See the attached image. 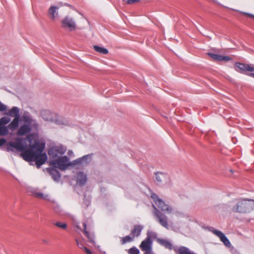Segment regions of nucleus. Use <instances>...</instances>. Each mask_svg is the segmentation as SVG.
Returning <instances> with one entry per match:
<instances>
[{
  "label": "nucleus",
  "instance_id": "11",
  "mask_svg": "<svg viewBox=\"0 0 254 254\" xmlns=\"http://www.w3.org/2000/svg\"><path fill=\"white\" fill-rule=\"evenodd\" d=\"M30 192L31 193V195L34 197L46 200H50L49 194L41 192L37 189H32L30 190Z\"/></svg>",
  "mask_w": 254,
  "mask_h": 254
},
{
  "label": "nucleus",
  "instance_id": "34",
  "mask_svg": "<svg viewBox=\"0 0 254 254\" xmlns=\"http://www.w3.org/2000/svg\"><path fill=\"white\" fill-rule=\"evenodd\" d=\"M83 251L86 253V254H93L91 251L86 247L84 248Z\"/></svg>",
  "mask_w": 254,
  "mask_h": 254
},
{
  "label": "nucleus",
  "instance_id": "40",
  "mask_svg": "<svg viewBox=\"0 0 254 254\" xmlns=\"http://www.w3.org/2000/svg\"><path fill=\"white\" fill-rule=\"evenodd\" d=\"M144 254H151V253L149 252H145Z\"/></svg>",
  "mask_w": 254,
  "mask_h": 254
},
{
  "label": "nucleus",
  "instance_id": "19",
  "mask_svg": "<svg viewBox=\"0 0 254 254\" xmlns=\"http://www.w3.org/2000/svg\"><path fill=\"white\" fill-rule=\"evenodd\" d=\"M19 113V109L16 107H13L10 110L8 111L7 114L11 117H14V118L17 117L20 118Z\"/></svg>",
  "mask_w": 254,
  "mask_h": 254
},
{
  "label": "nucleus",
  "instance_id": "10",
  "mask_svg": "<svg viewBox=\"0 0 254 254\" xmlns=\"http://www.w3.org/2000/svg\"><path fill=\"white\" fill-rule=\"evenodd\" d=\"M66 149L61 146H55L51 148L48 154L50 157L55 158L59 155H63L65 152Z\"/></svg>",
  "mask_w": 254,
  "mask_h": 254
},
{
  "label": "nucleus",
  "instance_id": "31",
  "mask_svg": "<svg viewBox=\"0 0 254 254\" xmlns=\"http://www.w3.org/2000/svg\"><path fill=\"white\" fill-rule=\"evenodd\" d=\"M128 253L129 254H139V251L136 248L133 247L128 250Z\"/></svg>",
  "mask_w": 254,
  "mask_h": 254
},
{
  "label": "nucleus",
  "instance_id": "23",
  "mask_svg": "<svg viewBox=\"0 0 254 254\" xmlns=\"http://www.w3.org/2000/svg\"><path fill=\"white\" fill-rule=\"evenodd\" d=\"M93 49L97 52H98L104 55H106L109 52L108 50L107 49L98 46H94Z\"/></svg>",
  "mask_w": 254,
  "mask_h": 254
},
{
  "label": "nucleus",
  "instance_id": "20",
  "mask_svg": "<svg viewBox=\"0 0 254 254\" xmlns=\"http://www.w3.org/2000/svg\"><path fill=\"white\" fill-rule=\"evenodd\" d=\"M142 229V227L140 225H135L133 229L131 231V235L132 237H138L140 235V232Z\"/></svg>",
  "mask_w": 254,
  "mask_h": 254
},
{
  "label": "nucleus",
  "instance_id": "30",
  "mask_svg": "<svg viewBox=\"0 0 254 254\" xmlns=\"http://www.w3.org/2000/svg\"><path fill=\"white\" fill-rule=\"evenodd\" d=\"M22 119L25 123L30 124L32 123V119L30 116L26 115H24L22 117Z\"/></svg>",
  "mask_w": 254,
  "mask_h": 254
},
{
  "label": "nucleus",
  "instance_id": "37",
  "mask_svg": "<svg viewBox=\"0 0 254 254\" xmlns=\"http://www.w3.org/2000/svg\"><path fill=\"white\" fill-rule=\"evenodd\" d=\"M6 142V140L4 138L0 139V147L3 145Z\"/></svg>",
  "mask_w": 254,
  "mask_h": 254
},
{
  "label": "nucleus",
  "instance_id": "1",
  "mask_svg": "<svg viewBox=\"0 0 254 254\" xmlns=\"http://www.w3.org/2000/svg\"><path fill=\"white\" fill-rule=\"evenodd\" d=\"M229 208L233 213H250L254 210V199L243 197L236 198L231 202Z\"/></svg>",
  "mask_w": 254,
  "mask_h": 254
},
{
  "label": "nucleus",
  "instance_id": "41",
  "mask_svg": "<svg viewBox=\"0 0 254 254\" xmlns=\"http://www.w3.org/2000/svg\"><path fill=\"white\" fill-rule=\"evenodd\" d=\"M101 254H107L106 252H103Z\"/></svg>",
  "mask_w": 254,
  "mask_h": 254
},
{
  "label": "nucleus",
  "instance_id": "3",
  "mask_svg": "<svg viewBox=\"0 0 254 254\" xmlns=\"http://www.w3.org/2000/svg\"><path fill=\"white\" fill-rule=\"evenodd\" d=\"M51 164L54 167L59 169L61 170H64L66 168L71 166L70 162H69V158L66 156L58 158L57 159L52 161Z\"/></svg>",
  "mask_w": 254,
  "mask_h": 254
},
{
  "label": "nucleus",
  "instance_id": "13",
  "mask_svg": "<svg viewBox=\"0 0 254 254\" xmlns=\"http://www.w3.org/2000/svg\"><path fill=\"white\" fill-rule=\"evenodd\" d=\"M151 244L152 242L151 239L149 237H147L145 240L141 242L140 245V248L142 251H145V252H150L151 250Z\"/></svg>",
  "mask_w": 254,
  "mask_h": 254
},
{
  "label": "nucleus",
  "instance_id": "18",
  "mask_svg": "<svg viewBox=\"0 0 254 254\" xmlns=\"http://www.w3.org/2000/svg\"><path fill=\"white\" fill-rule=\"evenodd\" d=\"M59 9V7L56 6H52L49 9V14L50 17L52 19H55L58 15L57 10Z\"/></svg>",
  "mask_w": 254,
  "mask_h": 254
},
{
  "label": "nucleus",
  "instance_id": "17",
  "mask_svg": "<svg viewBox=\"0 0 254 254\" xmlns=\"http://www.w3.org/2000/svg\"><path fill=\"white\" fill-rule=\"evenodd\" d=\"M19 119L20 118L17 117L14 118L12 121L8 125V128L12 131L17 129L19 125Z\"/></svg>",
  "mask_w": 254,
  "mask_h": 254
},
{
  "label": "nucleus",
  "instance_id": "4",
  "mask_svg": "<svg viewBox=\"0 0 254 254\" xmlns=\"http://www.w3.org/2000/svg\"><path fill=\"white\" fill-rule=\"evenodd\" d=\"M61 27L69 31H74L76 28V21L73 18L67 15L61 20Z\"/></svg>",
  "mask_w": 254,
  "mask_h": 254
},
{
  "label": "nucleus",
  "instance_id": "9",
  "mask_svg": "<svg viewBox=\"0 0 254 254\" xmlns=\"http://www.w3.org/2000/svg\"><path fill=\"white\" fill-rule=\"evenodd\" d=\"M34 149L33 145L32 148L25 149L24 151H22L23 152L20 154L21 156L26 161H33L37 152V150L35 149V150H34Z\"/></svg>",
  "mask_w": 254,
  "mask_h": 254
},
{
  "label": "nucleus",
  "instance_id": "28",
  "mask_svg": "<svg viewBox=\"0 0 254 254\" xmlns=\"http://www.w3.org/2000/svg\"><path fill=\"white\" fill-rule=\"evenodd\" d=\"M165 176L163 174L161 173L156 174V180L158 182H162L165 179Z\"/></svg>",
  "mask_w": 254,
  "mask_h": 254
},
{
  "label": "nucleus",
  "instance_id": "24",
  "mask_svg": "<svg viewBox=\"0 0 254 254\" xmlns=\"http://www.w3.org/2000/svg\"><path fill=\"white\" fill-rule=\"evenodd\" d=\"M8 133V127L0 125V136H5Z\"/></svg>",
  "mask_w": 254,
  "mask_h": 254
},
{
  "label": "nucleus",
  "instance_id": "7",
  "mask_svg": "<svg viewBox=\"0 0 254 254\" xmlns=\"http://www.w3.org/2000/svg\"><path fill=\"white\" fill-rule=\"evenodd\" d=\"M24 139L20 137H17L15 139L14 142H9L8 145L18 151H24L27 148V144L23 143Z\"/></svg>",
  "mask_w": 254,
  "mask_h": 254
},
{
  "label": "nucleus",
  "instance_id": "25",
  "mask_svg": "<svg viewBox=\"0 0 254 254\" xmlns=\"http://www.w3.org/2000/svg\"><path fill=\"white\" fill-rule=\"evenodd\" d=\"M50 174L53 175V178L55 180H58L61 178L60 173L56 169H51L50 170Z\"/></svg>",
  "mask_w": 254,
  "mask_h": 254
},
{
  "label": "nucleus",
  "instance_id": "35",
  "mask_svg": "<svg viewBox=\"0 0 254 254\" xmlns=\"http://www.w3.org/2000/svg\"><path fill=\"white\" fill-rule=\"evenodd\" d=\"M83 227H84V232L85 233V234L88 237H89V234H88V232L86 231V224L84 223L83 224Z\"/></svg>",
  "mask_w": 254,
  "mask_h": 254
},
{
  "label": "nucleus",
  "instance_id": "27",
  "mask_svg": "<svg viewBox=\"0 0 254 254\" xmlns=\"http://www.w3.org/2000/svg\"><path fill=\"white\" fill-rule=\"evenodd\" d=\"M10 121V119L7 117H3L0 119V125L5 126Z\"/></svg>",
  "mask_w": 254,
  "mask_h": 254
},
{
  "label": "nucleus",
  "instance_id": "33",
  "mask_svg": "<svg viewBox=\"0 0 254 254\" xmlns=\"http://www.w3.org/2000/svg\"><path fill=\"white\" fill-rule=\"evenodd\" d=\"M123 1L127 4H132L139 2L140 0H123Z\"/></svg>",
  "mask_w": 254,
  "mask_h": 254
},
{
  "label": "nucleus",
  "instance_id": "6",
  "mask_svg": "<svg viewBox=\"0 0 254 254\" xmlns=\"http://www.w3.org/2000/svg\"><path fill=\"white\" fill-rule=\"evenodd\" d=\"M234 68L236 71L242 74H247L248 72H254V65L240 62L235 64Z\"/></svg>",
  "mask_w": 254,
  "mask_h": 254
},
{
  "label": "nucleus",
  "instance_id": "36",
  "mask_svg": "<svg viewBox=\"0 0 254 254\" xmlns=\"http://www.w3.org/2000/svg\"><path fill=\"white\" fill-rule=\"evenodd\" d=\"M6 110V107L0 102V111H4Z\"/></svg>",
  "mask_w": 254,
  "mask_h": 254
},
{
  "label": "nucleus",
  "instance_id": "2",
  "mask_svg": "<svg viewBox=\"0 0 254 254\" xmlns=\"http://www.w3.org/2000/svg\"><path fill=\"white\" fill-rule=\"evenodd\" d=\"M33 148L37 150L34 159L33 161L35 162L37 168L44 164L47 160V156L46 153H42L44 148V145L39 143H35L33 145Z\"/></svg>",
  "mask_w": 254,
  "mask_h": 254
},
{
  "label": "nucleus",
  "instance_id": "12",
  "mask_svg": "<svg viewBox=\"0 0 254 254\" xmlns=\"http://www.w3.org/2000/svg\"><path fill=\"white\" fill-rule=\"evenodd\" d=\"M211 232L217 236L226 246L228 247L231 246V243L223 233L217 230H212Z\"/></svg>",
  "mask_w": 254,
  "mask_h": 254
},
{
  "label": "nucleus",
  "instance_id": "29",
  "mask_svg": "<svg viewBox=\"0 0 254 254\" xmlns=\"http://www.w3.org/2000/svg\"><path fill=\"white\" fill-rule=\"evenodd\" d=\"M55 225L64 230H65L67 228V224L65 223L57 222L55 223Z\"/></svg>",
  "mask_w": 254,
  "mask_h": 254
},
{
  "label": "nucleus",
  "instance_id": "15",
  "mask_svg": "<svg viewBox=\"0 0 254 254\" xmlns=\"http://www.w3.org/2000/svg\"><path fill=\"white\" fill-rule=\"evenodd\" d=\"M87 181V176L82 172L77 173V184L79 186H83Z\"/></svg>",
  "mask_w": 254,
  "mask_h": 254
},
{
  "label": "nucleus",
  "instance_id": "39",
  "mask_svg": "<svg viewBox=\"0 0 254 254\" xmlns=\"http://www.w3.org/2000/svg\"><path fill=\"white\" fill-rule=\"evenodd\" d=\"M249 76L254 78V73H251L248 74Z\"/></svg>",
  "mask_w": 254,
  "mask_h": 254
},
{
  "label": "nucleus",
  "instance_id": "16",
  "mask_svg": "<svg viewBox=\"0 0 254 254\" xmlns=\"http://www.w3.org/2000/svg\"><path fill=\"white\" fill-rule=\"evenodd\" d=\"M31 131V128L28 125L21 126L17 132V135L19 136L24 135Z\"/></svg>",
  "mask_w": 254,
  "mask_h": 254
},
{
  "label": "nucleus",
  "instance_id": "32",
  "mask_svg": "<svg viewBox=\"0 0 254 254\" xmlns=\"http://www.w3.org/2000/svg\"><path fill=\"white\" fill-rule=\"evenodd\" d=\"M75 242L76 243L77 246L80 249L83 250L84 249V248H85L86 247L84 246L83 243L82 242H81V241H79L78 239H76Z\"/></svg>",
  "mask_w": 254,
  "mask_h": 254
},
{
  "label": "nucleus",
  "instance_id": "38",
  "mask_svg": "<svg viewBox=\"0 0 254 254\" xmlns=\"http://www.w3.org/2000/svg\"><path fill=\"white\" fill-rule=\"evenodd\" d=\"M245 14L249 17H253L254 18V15H253V14H250V13H245Z\"/></svg>",
  "mask_w": 254,
  "mask_h": 254
},
{
  "label": "nucleus",
  "instance_id": "5",
  "mask_svg": "<svg viewBox=\"0 0 254 254\" xmlns=\"http://www.w3.org/2000/svg\"><path fill=\"white\" fill-rule=\"evenodd\" d=\"M151 198L154 200L155 204L162 211L168 214L172 211V208L169 205L166 204L162 199L159 198L158 196L155 193H152L151 195Z\"/></svg>",
  "mask_w": 254,
  "mask_h": 254
},
{
  "label": "nucleus",
  "instance_id": "14",
  "mask_svg": "<svg viewBox=\"0 0 254 254\" xmlns=\"http://www.w3.org/2000/svg\"><path fill=\"white\" fill-rule=\"evenodd\" d=\"M208 55L215 61L227 62L232 60L229 56H224L212 53H208Z\"/></svg>",
  "mask_w": 254,
  "mask_h": 254
},
{
  "label": "nucleus",
  "instance_id": "22",
  "mask_svg": "<svg viewBox=\"0 0 254 254\" xmlns=\"http://www.w3.org/2000/svg\"><path fill=\"white\" fill-rule=\"evenodd\" d=\"M159 243L162 246H164L166 249L172 250V245L169 241L164 239L158 240Z\"/></svg>",
  "mask_w": 254,
  "mask_h": 254
},
{
  "label": "nucleus",
  "instance_id": "8",
  "mask_svg": "<svg viewBox=\"0 0 254 254\" xmlns=\"http://www.w3.org/2000/svg\"><path fill=\"white\" fill-rule=\"evenodd\" d=\"M154 207L155 209L154 215L157 218L159 224L165 228L168 229V219L167 217L163 214L160 211L155 208V206H154Z\"/></svg>",
  "mask_w": 254,
  "mask_h": 254
},
{
  "label": "nucleus",
  "instance_id": "26",
  "mask_svg": "<svg viewBox=\"0 0 254 254\" xmlns=\"http://www.w3.org/2000/svg\"><path fill=\"white\" fill-rule=\"evenodd\" d=\"M133 240V238L132 237H130L129 236H127L125 237H123L121 240V243L122 245H124L127 243H129L132 241Z\"/></svg>",
  "mask_w": 254,
  "mask_h": 254
},
{
  "label": "nucleus",
  "instance_id": "21",
  "mask_svg": "<svg viewBox=\"0 0 254 254\" xmlns=\"http://www.w3.org/2000/svg\"><path fill=\"white\" fill-rule=\"evenodd\" d=\"M89 155H85L82 157L79 158L72 162H70L71 166L79 165L83 163L84 162L87 163L86 160L88 158Z\"/></svg>",
  "mask_w": 254,
  "mask_h": 254
}]
</instances>
